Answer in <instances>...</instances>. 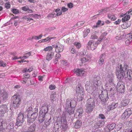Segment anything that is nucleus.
Returning a JSON list of instances; mask_svg holds the SVG:
<instances>
[{
  "label": "nucleus",
  "mask_w": 132,
  "mask_h": 132,
  "mask_svg": "<svg viewBox=\"0 0 132 132\" xmlns=\"http://www.w3.org/2000/svg\"><path fill=\"white\" fill-rule=\"evenodd\" d=\"M128 67L127 63L124 64L123 67L121 64L117 66L116 70V74L118 75V77L121 76L123 77H128V79H130L132 76V71L130 69L127 70Z\"/></svg>",
  "instance_id": "obj_1"
},
{
  "label": "nucleus",
  "mask_w": 132,
  "mask_h": 132,
  "mask_svg": "<svg viewBox=\"0 0 132 132\" xmlns=\"http://www.w3.org/2000/svg\"><path fill=\"white\" fill-rule=\"evenodd\" d=\"M101 79L99 76L94 77L92 83L90 82L88 85H86V90L89 93L92 94L98 90V86L101 83Z\"/></svg>",
  "instance_id": "obj_2"
},
{
  "label": "nucleus",
  "mask_w": 132,
  "mask_h": 132,
  "mask_svg": "<svg viewBox=\"0 0 132 132\" xmlns=\"http://www.w3.org/2000/svg\"><path fill=\"white\" fill-rule=\"evenodd\" d=\"M76 105V102L75 100L67 99L64 106L65 111L63 112L62 115L68 116L74 113L75 108Z\"/></svg>",
  "instance_id": "obj_3"
},
{
  "label": "nucleus",
  "mask_w": 132,
  "mask_h": 132,
  "mask_svg": "<svg viewBox=\"0 0 132 132\" xmlns=\"http://www.w3.org/2000/svg\"><path fill=\"white\" fill-rule=\"evenodd\" d=\"M7 124L9 123L7 122L6 119H0V132H5L6 129L10 130L13 128V124L12 123H10L7 126Z\"/></svg>",
  "instance_id": "obj_4"
},
{
  "label": "nucleus",
  "mask_w": 132,
  "mask_h": 132,
  "mask_svg": "<svg viewBox=\"0 0 132 132\" xmlns=\"http://www.w3.org/2000/svg\"><path fill=\"white\" fill-rule=\"evenodd\" d=\"M86 112L88 113H90L93 111L95 106L94 99L93 98L90 97L86 101Z\"/></svg>",
  "instance_id": "obj_5"
},
{
  "label": "nucleus",
  "mask_w": 132,
  "mask_h": 132,
  "mask_svg": "<svg viewBox=\"0 0 132 132\" xmlns=\"http://www.w3.org/2000/svg\"><path fill=\"white\" fill-rule=\"evenodd\" d=\"M12 100L14 108H16L18 107L20 104L21 102L20 95L17 94H15L12 97Z\"/></svg>",
  "instance_id": "obj_6"
},
{
  "label": "nucleus",
  "mask_w": 132,
  "mask_h": 132,
  "mask_svg": "<svg viewBox=\"0 0 132 132\" xmlns=\"http://www.w3.org/2000/svg\"><path fill=\"white\" fill-rule=\"evenodd\" d=\"M101 93L99 95V97L102 103L104 104L108 100L109 98L108 93L107 90H100Z\"/></svg>",
  "instance_id": "obj_7"
},
{
  "label": "nucleus",
  "mask_w": 132,
  "mask_h": 132,
  "mask_svg": "<svg viewBox=\"0 0 132 132\" xmlns=\"http://www.w3.org/2000/svg\"><path fill=\"white\" fill-rule=\"evenodd\" d=\"M116 88L118 92L121 93H123L125 88L124 82L121 81H119L118 83Z\"/></svg>",
  "instance_id": "obj_8"
},
{
  "label": "nucleus",
  "mask_w": 132,
  "mask_h": 132,
  "mask_svg": "<svg viewBox=\"0 0 132 132\" xmlns=\"http://www.w3.org/2000/svg\"><path fill=\"white\" fill-rule=\"evenodd\" d=\"M52 46L55 48V51L56 52H61L63 50V46L59 42H57L53 45Z\"/></svg>",
  "instance_id": "obj_9"
},
{
  "label": "nucleus",
  "mask_w": 132,
  "mask_h": 132,
  "mask_svg": "<svg viewBox=\"0 0 132 132\" xmlns=\"http://www.w3.org/2000/svg\"><path fill=\"white\" fill-rule=\"evenodd\" d=\"M28 108L27 109L26 111L24 113L25 116H29L30 115H31V116H33L34 115L36 116L38 115V111H37V112L36 111L35 112L32 113V107L31 106H30L29 107L28 106Z\"/></svg>",
  "instance_id": "obj_10"
},
{
  "label": "nucleus",
  "mask_w": 132,
  "mask_h": 132,
  "mask_svg": "<svg viewBox=\"0 0 132 132\" xmlns=\"http://www.w3.org/2000/svg\"><path fill=\"white\" fill-rule=\"evenodd\" d=\"M87 47L89 49L90 48L92 50H93L96 48L97 45L94 43L92 40H90L88 42Z\"/></svg>",
  "instance_id": "obj_11"
},
{
  "label": "nucleus",
  "mask_w": 132,
  "mask_h": 132,
  "mask_svg": "<svg viewBox=\"0 0 132 132\" xmlns=\"http://www.w3.org/2000/svg\"><path fill=\"white\" fill-rule=\"evenodd\" d=\"M48 109V107L47 105L42 106L41 108V109L39 112V114L41 115L42 116H45L47 112Z\"/></svg>",
  "instance_id": "obj_12"
},
{
  "label": "nucleus",
  "mask_w": 132,
  "mask_h": 132,
  "mask_svg": "<svg viewBox=\"0 0 132 132\" xmlns=\"http://www.w3.org/2000/svg\"><path fill=\"white\" fill-rule=\"evenodd\" d=\"M107 34V33L106 32H105L101 34L100 37L98 38V40L95 43V44H97V46L98 45L100 44L101 43L103 39H105V36Z\"/></svg>",
  "instance_id": "obj_13"
},
{
  "label": "nucleus",
  "mask_w": 132,
  "mask_h": 132,
  "mask_svg": "<svg viewBox=\"0 0 132 132\" xmlns=\"http://www.w3.org/2000/svg\"><path fill=\"white\" fill-rule=\"evenodd\" d=\"M98 118L99 119V120L98 122L97 123V124L98 127H100L104 125L105 122L104 121H102L101 120H100V119H104L105 118V117L104 116H99Z\"/></svg>",
  "instance_id": "obj_14"
},
{
  "label": "nucleus",
  "mask_w": 132,
  "mask_h": 132,
  "mask_svg": "<svg viewBox=\"0 0 132 132\" xmlns=\"http://www.w3.org/2000/svg\"><path fill=\"white\" fill-rule=\"evenodd\" d=\"M54 55V52L51 51H49L47 54L46 56V59L50 61L53 58Z\"/></svg>",
  "instance_id": "obj_15"
},
{
  "label": "nucleus",
  "mask_w": 132,
  "mask_h": 132,
  "mask_svg": "<svg viewBox=\"0 0 132 132\" xmlns=\"http://www.w3.org/2000/svg\"><path fill=\"white\" fill-rule=\"evenodd\" d=\"M84 71L81 69H75L74 73L76 74V75L78 76H83L84 74Z\"/></svg>",
  "instance_id": "obj_16"
},
{
  "label": "nucleus",
  "mask_w": 132,
  "mask_h": 132,
  "mask_svg": "<svg viewBox=\"0 0 132 132\" xmlns=\"http://www.w3.org/2000/svg\"><path fill=\"white\" fill-rule=\"evenodd\" d=\"M105 56L104 55L102 54L99 57L98 63L100 65H102L104 63Z\"/></svg>",
  "instance_id": "obj_17"
},
{
  "label": "nucleus",
  "mask_w": 132,
  "mask_h": 132,
  "mask_svg": "<svg viewBox=\"0 0 132 132\" xmlns=\"http://www.w3.org/2000/svg\"><path fill=\"white\" fill-rule=\"evenodd\" d=\"M36 127L35 124L33 123L29 128L27 132H35V129Z\"/></svg>",
  "instance_id": "obj_18"
},
{
  "label": "nucleus",
  "mask_w": 132,
  "mask_h": 132,
  "mask_svg": "<svg viewBox=\"0 0 132 132\" xmlns=\"http://www.w3.org/2000/svg\"><path fill=\"white\" fill-rule=\"evenodd\" d=\"M117 103H112L108 106V109L110 110H112L116 108L118 105Z\"/></svg>",
  "instance_id": "obj_19"
},
{
  "label": "nucleus",
  "mask_w": 132,
  "mask_h": 132,
  "mask_svg": "<svg viewBox=\"0 0 132 132\" xmlns=\"http://www.w3.org/2000/svg\"><path fill=\"white\" fill-rule=\"evenodd\" d=\"M36 117L34 116H27L28 122L29 123L32 122L36 119Z\"/></svg>",
  "instance_id": "obj_20"
},
{
  "label": "nucleus",
  "mask_w": 132,
  "mask_h": 132,
  "mask_svg": "<svg viewBox=\"0 0 132 132\" xmlns=\"http://www.w3.org/2000/svg\"><path fill=\"white\" fill-rule=\"evenodd\" d=\"M76 91L77 93H83V90L80 85H78L76 87Z\"/></svg>",
  "instance_id": "obj_21"
},
{
  "label": "nucleus",
  "mask_w": 132,
  "mask_h": 132,
  "mask_svg": "<svg viewBox=\"0 0 132 132\" xmlns=\"http://www.w3.org/2000/svg\"><path fill=\"white\" fill-rule=\"evenodd\" d=\"M132 113V112L130 109H126L123 113L122 116H130Z\"/></svg>",
  "instance_id": "obj_22"
},
{
  "label": "nucleus",
  "mask_w": 132,
  "mask_h": 132,
  "mask_svg": "<svg viewBox=\"0 0 132 132\" xmlns=\"http://www.w3.org/2000/svg\"><path fill=\"white\" fill-rule=\"evenodd\" d=\"M116 124L115 123L109 124L107 126L108 128L110 130H113L116 126Z\"/></svg>",
  "instance_id": "obj_23"
},
{
  "label": "nucleus",
  "mask_w": 132,
  "mask_h": 132,
  "mask_svg": "<svg viewBox=\"0 0 132 132\" xmlns=\"http://www.w3.org/2000/svg\"><path fill=\"white\" fill-rule=\"evenodd\" d=\"M78 94L77 96V98L79 100V101L82 100L84 97V95L82 93H78Z\"/></svg>",
  "instance_id": "obj_24"
},
{
  "label": "nucleus",
  "mask_w": 132,
  "mask_h": 132,
  "mask_svg": "<svg viewBox=\"0 0 132 132\" xmlns=\"http://www.w3.org/2000/svg\"><path fill=\"white\" fill-rule=\"evenodd\" d=\"M82 124V122L81 121L79 120H77L75 123V127L76 128H79Z\"/></svg>",
  "instance_id": "obj_25"
},
{
  "label": "nucleus",
  "mask_w": 132,
  "mask_h": 132,
  "mask_svg": "<svg viewBox=\"0 0 132 132\" xmlns=\"http://www.w3.org/2000/svg\"><path fill=\"white\" fill-rule=\"evenodd\" d=\"M129 103V101L128 100H122L121 102V105L123 106H125L127 105Z\"/></svg>",
  "instance_id": "obj_26"
},
{
  "label": "nucleus",
  "mask_w": 132,
  "mask_h": 132,
  "mask_svg": "<svg viewBox=\"0 0 132 132\" xmlns=\"http://www.w3.org/2000/svg\"><path fill=\"white\" fill-rule=\"evenodd\" d=\"M84 112L83 111L82 108H80L78 110L77 114H78V116H81L84 115Z\"/></svg>",
  "instance_id": "obj_27"
},
{
  "label": "nucleus",
  "mask_w": 132,
  "mask_h": 132,
  "mask_svg": "<svg viewBox=\"0 0 132 132\" xmlns=\"http://www.w3.org/2000/svg\"><path fill=\"white\" fill-rule=\"evenodd\" d=\"M61 55L60 53H57L56 54L55 57V59H54V63H57L58 61V59L61 57Z\"/></svg>",
  "instance_id": "obj_28"
},
{
  "label": "nucleus",
  "mask_w": 132,
  "mask_h": 132,
  "mask_svg": "<svg viewBox=\"0 0 132 132\" xmlns=\"http://www.w3.org/2000/svg\"><path fill=\"white\" fill-rule=\"evenodd\" d=\"M59 121H61L62 123L63 122V123H67L66 116H62L61 119H60V120H59Z\"/></svg>",
  "instance_id": "obj_29"
},
{
  "label": "nucleus",
  "mask_w": 132,
  "mask_h": 132,
  "mask_svg": "<svg viewBox=\"0 0 132 132\" xmlns=\"http://www.w3.org/2000/svg\"><path fill=\"white\" fill-rule=\"evenodd\" d=\"M130 18V16L128 15L126 16L125 17L122 18V22H124L129 20Z\"/></svg>",
  "instance_id": "obj_30"
},
{
  "label": "nucleus",
  "mask_w": 132,
  "mask_h": 132,
  "mask_svg": "<svg viewBox=\"0 0 132 132\" xmlns=\"http://www.w3.org/2000/svg\"><path fill=\"white\" fill-rule=\"evenodd\" d=\"M2 96L4 100H6L7 97V93L5 92H4L2 94Z\"/></svg>",
  "instance_id": "obj_31"
},
{
  "label": "nucleus",
  "mask_w": 132,
  "mask_h": 132,
  "mask_svg": "<svg viewBox=\"0 0 132 132\" xmlns=\"http://www.w3.org/2000/svg\"><path fill=\"white\" fill-rule=\"evenodd\" d=\"M54 38V37H51L49 38L48 37H47L45 39H42L41 40V42H46L47 41H50L52 39Z\"/></svg>",
  "instance_id": "obj_32"
},
{
  "label": "nucleus",
  "mask_w": 132,
  "mask_h": 132,
  "mask_svg": "<svg viewBox=\"0 0 132 132\" xmlns=\"http://www.w3.org/2000/svg\"><path fill=\"white\" fill-rule=\"evenodd\" d=\"M104 22L103 21H102L100 20H99L96 23V25L95 26L96 28H97L98 26L100 25L102 26L104 24Z\"/></svg>",
  "instance_id": "obj_33"
},
{
  "label": "nucleus",
  "mask_w": 132,
  "mask_h": 132,
  "mask_svg": "<svg viewBox=\"0 0 132 132\" xmlns=\"http://www.w3.org/2000/svg\"><path fill=\"white\" fill-rule=\"evenodd\" d=\"M90 30L89 29H86L84 31V38L87 36L88 33L90 32Z\"/></svg>",
  "instance_id": "obj_34"
},
{
  "label": "nucleus",
  "mask_w": 132,
  "mask_h": 132,
  "mask_svg": "<svg viewBox=\"0 0 132 132\" xmlns=\"http://www.w3.org/2000/svg\"><path fill=\"white\" fill-rule=\"evenodd\" d=\"M24 120V116H18L17 119V120H19L23 122Z\"/></svg>",
  "instance_id": "obj_35"
},
{
  "label": "nucleus",
  "mask_w": 132,
  "mask_h": 132,
  "mask_svg": "<svg viewBox=\"0 0 132 132\" xmlns=\"http://www.w3.org/2000/svg\"><path fill=\"white\" fill-rule=\"evenodd\" d=\"M74 44L78 48H79L81 47V44L80 43L78 42H76L74 43Z\"/></svg>",
  "instance_id": "obj_36"
},
{
  "label": "nucleus",
  "mask_w": 132,
  "mask_h": 132,
  "mask_svg": "<svg viewBox=\"0 0 132 132\" xmlns=\"http://www.w3.org/2000/svg\"><path fill=\"white\" fill-rule=\"evenodd\" d=\"M67 123H63L62 126V128L63 129V131L66 130L68 127L67 125Z\"/></svg>",
  "instance_id": "obj_37"
},
{
  "label": "nucleus",
  "mask_w": 132,
  "mask_h": 132,
  "mask_svg": "<svg viewBox=\"0 0 132 132\" xmlns=\"http://www.w3.org/2000/svg\"><path fill=\"white\" fill-rule=\"evenodd\" d=\"M44 116H39L38 119L39 121L40 122H42L44 120Z\"/></svg>",
  "instance_id": "obj_38"
},
{
  "label": "nucleus",
  "mask_w": 132,
  "mask_h": 132,
  "mask_svg": "<svg viewBox=\"0 0 132 132\" xmlns=\"http://www.w3.org/2000/svg\"><path fill=\"white\" fill-rule=\"evenodd\" d=\"M23 122H21L20 121L17 120L16 122V126H19L22 125Z\"/></svg>",
  "instance_id": "obj_39"
},
{
  "label": "nucleus",
  "mask_w": 132,
  "mask_h": 132,
  "mask_svg": "<svg viewBox=\"0 0 132 132\" xmlns=\"http://www.w3.org/2000/svg\"><path fill=\"white\" fill-rule=\"evenodd\" d=\"M52 47L51 46H48L44 48V50L45 51H50V50H52Z\"/></svg>",
  "instance_id": "obj_40"
},
{
  "label": "nucleus",
  "mask_w": 132,
  "mask_h": 132,
  "mask_svg": "<svg viewBox=\"0 0 132 132\" xmlns=\"http://www.w3.org/2000/svg\"><path fill=\"white\" fill-rule=\"evenodd\" d=\"M85 57L88 61H90L91 58H92L90 54H88Z\"/></svg>",
  "instance_id": "obj_41"
},
{
  "label": "nucleus",
  "mask_w": 132,
  "mask_h": 132,
  "mask_svg": "<svg viewBox=\"0 0 132 132\" xmlns=\"http://www.w3.org/2000/svg\"><path fill=\"white\" fill-rule=\"evenodd\" d=\"M42 34H41L38 36H36L33 37L32 38V39H39L41 38V37H42Z\"/></svg>",
  "instance_id": "obj_42"
},
{
  "label": "nucleus",
  "mask_w": 132,
  "mask_h": 132,
  "mask_svg": "<svg viewBox=\"0 0 132 132\" xmlns=\"http://www.w3.org/2000/svg\"><path fill=\"white\" fill-rule=\"evenodd\" d=\"M81 61L82 63H83L88 61L85 57L82 58L81 59Z\"/></svg>",
  "instance_id": "obj_43"
},
{
  "label": "nucleus",
  "mask_w": 132,
  "mask_h": 132,
  "mask_svg": "<svg viewBox=\"0 0 132 132\" xmlns=\"http://www.w3.org/2000/svg\"><path fill=\"white\" fill-rule=\"evenodd\" d=\"M27 80V78H23L22 80L21 81V82L22 83L24 84L26 83Z\"/></svg>",
  "instance_id": "obj_44"
},
{
  "label": "nucleus",
  "mask_w": 132,
  "mask_h": 132,
  "mask_svg": "<svg viewBox=\"0 0 132 132\" xmlns=\"http://www.w3.org/2000/svg\"><path fill=\"white\" fill-rule=\"evenodd\" d=\"M29 7L28 6H24L22 8V9L23 11H27L29 10Z\"/></svg>",
  "instance_id": "obj_45"
},
{
  "label": "nucleus",
  "mask_w": 132,
  "mask_h": 132,
  "mask_svg": "<svg viewBox=\"0 0 132 132\" xmlns=\"http://www.w3.org/2000/svg\"><path fill=\"white\" fill-rule=\"evenodd\" d=\"M6 65V63L2 61H0V66L4 67Z\"/></svg>",
  "instance_id": "obj_46"
},
{
  "label": "nucleus",
  "mask_w": 132,
  "mask_h": 132,
  "mask_svg": "<svg viewBox=\"0 0 132 132\" xmlns=\"http://www.w3.org/2000/svg\"><path fill=\"white\" fill-rule=\"evenodd\" d=\"M122 127V124L121 123H120L117 125V127H118V130H120Z\"/></svg>",
  "instance_id": "obj_47"
},
{
  "label": "nucleus",
  "mask_w": 132,
  "mask_h": 132,
  "mask_svg": "<svg viewBox=\"0 0 132 132\" xmlns=\"http://www.w3.org/2000/svg\"><path fill=\"white\" fill-rule=\"evenodd\" d=\"M12 12L14 14H18L19 13V11L15 9H13Z\"/></svg>",
  "instance_id": "obj_48"
},
{
  "label": "nucleus",
  "mask_w": 132,
  "mask_h": 132,
  "mask_svg": "<svg viewBox=\"0 0 132 132\" xmlns=\"http://www.w3.org/2000/svg\"><path fill=\"white\" fill-rule=\"evenodd\" d=\"M85 23V22L83 21H79L78 22L77 24V25L78 26H80L82 25Z\"/></svg>",
  "instance_id": "obj_49"
},
{
  "label": "nucleus",
  "mask_w": 132,
  "mask_h": 132,
  "mask_svg": "<svg viewBox=\"0 0 132 132\" xmlns=\"http://www.w3.org/2000/svg\"><path fill=\"white\" fill-rule=\"evenodd\" d=\"M68 6L70 8H72L73 7V4L71 3H70L67 4Z\"/></svg>",
  "instance_id": "obj_50"
},
{
  "label": "nucleus",
  "mask_w": 132,
  "mask_h": 132,
  "mask_svg": "<svg viewBox=\"0 0 132 132\" xmlns=\"http://www.w3.org/2000/svg\"><path fill=\"white\" fill-rule=\"evenodd\" d=\"M55 86L54 85H50L49 86V88L51 90H53L55 88Z\"/></svg>",
  "instance_id": "obj_51"
},
{
  "label": "nucleus",
  "mask_w": 132,
  "mask_h": 132,
  "mask_svg": "<svg viewBox=\"0 0 132 132\" xmlns=\"http://www.w3.org/2000/svg\"><path fill=\"white\" fill-rule=\"evenodd\" d=\"M128 36V39L131 40L132 39V32H131L130 33L127 34Z\"/></svg>",
  "instance_id": "obj_52"
},
{
  "label": "nucleus",
  "mask_w": 132,
  "mask_h": 132,
  "mask_svg": "<svg viewBox=\"0 0 132 132\" xmlns=\"http://www.w3.org/2000/svg\"><path fill=\"white\" fill-rule=\"evenodd\" d=\"M1 107L3 108V109L4 110L6 111L8 109L7 105H3L1 106Z\"/></svg>",
  "instance_id": "obj_53"
},
{
  "label": "nucleus",
  "mask_w": 132,
  "mask_h": 132,
  "mask_svg": "<svg viewBox=\"0 0 132 132\" xmlns=\"http://www.w3.org/2000/svg\"><path fill=\"white\" fill-rule=\"evenodd\" d=\"M131 40L128 39H127L125 42V44L127 45H128L130 43H131Z\"/></svg>",
  "instance_id": "obj_54"
},
{
  "label": "nucleus",
  "mask_w": 132,
  "mask_h": 132,
  "mask_svg": "<svg viewBox=\"0 0 132 132\" xmlns=\"http://www.w3.org/2000/svg\"><path fill=\"white\" fill-rule=\"evenodd\" d=\"M10 6V4L9 2L6 3L5 4V7L7 9H9Z\"/></svg>",
  "instance_id": "obj_55"
},
{
  "label": "nucleus",
  "mask_w": 132,
  "mask_h": 132,
  "mask_svg": "<svg viewBox=\"0 0 132 132\" xmlns=\"http://www.w3.org/2000/svg\"><path fill=\"white\" fill-rule=\"evenodd\" d=\"M23 76L24 78H27V79L30 77L29 75L26 73L23 75Z\"/></svg>",
  "instance_id": "obj_56"
},
{
  "label": "nucleus",
  "mask_w": 132,
  "mask_h": 132,
  "mask_svg": "<svg viewBox=\"0 0 132 132\" xmlns=\"http://www.w3.org/2000/svg\"><path fill=\"white\" fill-rule=\"evenodd\" d=\"M114 15L112 13L109 14H108V17L109 19H111L113 17Z\"/></svg>",
  "instance_id": "obj_57"
},
{
  "label": "nucleus",
  "mask_w": 132,
  "mask_h": 132,
  "mask_svg": "<svg viewBox=\"0 0 132 132\" xmlns=\"http://www.w3.org/2000/svg\"><path fill=\"white\" fill-rule=\"evenodd\" d=\"M6 111L4 109H2L0 110V114L2 115L5 113Z\"/></svg>",
  "instance_id": "obj_58"
},
{
  "label": "nucleus",
  "mask_w": 132,
  "mask_h": 132,
  "mask_svg": "<svg viewBox=\"0 0 132 132\" xmlns=\"http://www.w3.org/2000/svg\"><path fill=\"white\" fill-rule=\"evenodd\" d=\"M66 43L68 44H70L71 43V40L70 38H68L66 41Z\"/></svg>",
  "instance_id": "obj_59"
},
{
  "label": "nucleus",
  "mask_w": 132,
  "mask_h": 132,
  "mask_svg": "<svg viewBox=\"0 0 132 132\" xmlns=\"http://www.w3.org/2000/svg\"><path fill=\"white\" fill-rule=\"evenodd\" d=\"M55 15V14H52L50 13L47 16V17L48 18H52V17H53L54 16V15Z\"/></svg>",
  "instance_id": "obj_60"
},
{
  "label": "nucleus",
  "mask_w": 132,
  "mask_h": 132,
  "mask_svg": "<svg viewBox=\"0 0 132 132\" xmlns=\"http://www.w3.org/2000/svg\"><path fill=\"white\" fill-rule=\"evenodd\" d=\"M126 14H129L132 15V8L129 11L127 12Z\"/></svg>",
  "instance_id": "obj_61"
},
{
  "label": "nucleus",
  "mask_w": 132,
  "mask_h": 132,
  "mask_svg": "<svg viewBox=\"0 0 132 132\" xmlns=\"http://www.w3.org/2000/svg\"><path fill=\"white\" fill-rule=\"evenodd\" d=\"M121 20L120 19H118L117 21H115L114 23L116 25L119 24L121 22Z\"/></svg>",
  "instance_id": "obj_62"
},
{
  "label": "nucleus",
  "mask_w": 132,
  "mask_h": 132,
  "mask_svg": "<svg viewBox=\"0 0 132 132\" xmlns=\"http://www.w3.org/2000/svg\"><path fill=\"white\" fill-rule=\"evenodd\" d=\"M98 37L95 35H92L90 37L91 39H97Z\"/></svg>",
  "instance_id": "obj_63"
},
{
  "label": "nucleus",
  "mask_w": 132,
  "mask_h": 132,
  "mask_svg": "<svg viewBox=\"0 0 132 132\" xmlns=\"http://www.w3.org/2000/svg\"><path fill=\"white\" fill-rule=\"evenodd\" d=\"M62 10L63 12H65L68 10V9L67 8H65V7H62Z\"/></svg>",
  "instance_id": "obj_64"
}]
</instances>
